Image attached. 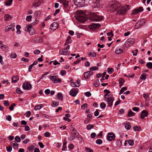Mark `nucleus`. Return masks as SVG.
I'll use <instances>...</instances> for the list:
<instances>
[{
	"mask_svg": "<svg viewBox=\"0 0 152 152\" xmlns=\"http://www.w3.org/2000/svg\"><path fill=\"white\" fill-rule=\"evenodd\" d=\"M76 19L77 20L80 22H84L87 20L86 16L84 12L82 11H79Z\"/></svg>",
	"mask_w": 152,
	"mask_h": 152,
	"instance_id": "1",
	"label": "nucleus"
},
{
	"mask_svg": "<svg viewBox=\"0 0 152 152\" xmlns=\"http://www.w3.org/2000/svg\"><path fill=\"white\" fill-rule=\"evenodd\" d=\"M121 6L120 4L118 2L115 1L111 4L110 7V9L112 12L115 11H117L119 7Z\"/></svg>",
	"mask_w": 152,
	"mask_h": 152,
	"instance_id": "2",
	"label": "nucleus"
},
{
	"mask_svg": "<svg viewBox=\"0 0 152 152\" xmlns=\"http://www.w3.org/2000/svg\"><path fill=\"white\" fill-rule=\"evenodd\" d=\"M128 6H125L123 7H121V6L117 10L116 14L124 15L126 13V12L129 10Z\"/></svg>",
	"mask_w": 152,
	"mask_h": 152,
	"instance_id": "3",
	"label": "nucleus"
},
{
	"mask_svg": "<svg viewBox=\"0 0 152 152\" xmlns=\"http://www.w3.org/2000/svg\"><path fill=\"white\" fill-rule=\"evenodd\" d=\"M114 99L113 95L111 94L109 95L107 97H104V100L105 101L107 102L108 106L109 107H112Z\"/></svg>",
	"mask_w": 152,
	"mask_h": 152,
	"instance_id": "4",
	"label": "nucleus"
},
{
	"mask_svg": "<svg viewBox=\"0 0 152 152\" xmlns=\"http://www.w3.org/2000/svg\"><path fill=\"white\" fill-rule=\"evenodd\" d=\"M91 19L93 21H99L103 20L104 17L102 16H99L95 13H92L90 16Z\"/></svg>",
	"mask_w": 152,
	"mask_h": 152,
	"instance_id": "5",
	"label": "nucleus"
},
{
	"mask_svg": "<svg viewBox=\"0 0 152 152\" xmlns=\"http://www.w3.org/2000/svg\"><path fill=\"white\" fill-rule=\"evenodd\" d=\"M50 79L54 83H59L61 82V79L58 78V75L56 74H54L53 75H50Z\"/></svg>",
	"mask_w": 152,
	"mask_h": 152,
	"instance_id": "6",
	"label": "nucleus"
},
{
	"mask_svg": "<svg viewBox=\"0 0 152 152\" xmlns=\"http://www.w3.org/2000/svg\"><path fill=\"white\" fill-rule=\"evenodd\" d=\"M26 31H28L30 35H32L34 34L35 33V31L34 28L32 27L31 24H29L27 26V28L25 29Z\"/></svg>",
	"mask_w": 152,
	"mask_h": 152,
	"instance_id": "7",
	"label": "nucleus"
},
{
	"mask_svg": "<svg viewBox=\"0 0 152 152\" xmlns=\"http://www.w3.org/2000/svg\"><path fill=\"white\" fill-rule=\"evenodd\" d=\"M75 4L78 7H81L83 6L85 2L84 0H74Z\"/></svg>",
	"mask_w": 152,
	"mask_h": 152,
	"instance_id": "8",
	"label": "nucleus"
},
{
	"mask_svg": "<svg viewBox=\"0 0 152 152\" xmlns=\"http://www.w3.org/2000/svg\"><path fill=\"white\" fill-rule=\"evenodd\" d=\"M135 39H129L125 42V45L126 47H130L135 42Z\"/></svg>",
	"mask_w": 152,
	"mask_h": 152,
	"instance_id": "9",
	"label": "nucleus"
},
{
	"mask_svg": "<svg viewBox=\"0 0 152 152\" xmlns=\"http://www.w3.org/2000/svg\"><path fill=\"white\" fill-rule=\"evenodd\" d=\"M115 137V136L113 133L111 132L108 133L107 139L108 141H111L114 140Z\"/></svg>",
	"mask_w": 152,
	"mask_h": 152,
	"instance_id": "10",
	"label": "nucleus"
},
{
	"mask_svg": "<svg viewBox=\"0 0 152 152\" xmlns=\"http://www.w3.org/2000/svg\"><path fill=\"white\" fill-rule=\"evenodd\" d=\"M93 74L92 72L91 71L85 72L83 74V76L85 79H89Z\"/></svg>",
	"mask_w": 152,
	"mask_h": 152,
	"instance_id": "11",
	"label": "nucleus"
},
{
	"mask_svg": "<svg viewBox=\"0 0 152 152\" xmlns=\"http://www.w3.org/2000/svg\"><path fill=\"white\" fill-rule=\"evenodd\" d=\"M23 87L25 90H29L31 88V86L28 83H24L23 85Z\"/></svg>",
	"mask_w": 152,
	"mask_h": 152,
	"instance_id": "12",
	"label": "nucleus"
},
{
	"mask_svg": "<svg viewBox=\"0 0 152 152\" xmlns=\"http://www.w3.org/2000/svg\"><path fill=\"white\" fill-rule=\"evenodd\" d=\"M42 2V0H36L33 3L32 7H37L39 6Z\"/></svg>",
	"mask_w": 152,
	"mask_h": 152,
	"instance_id": "13",
	"label": "nucleus"
},
{
	"mask_svg": "<svg viewBox=\"0 0 152 152\" xmlns=\"http://www.w3.org/2000/svg\"><path fill=\"white\" fill-rule=\"evenodd\" d=\"M14 27L15 25L13 24L7 26L6 27L5 29V31L7 32L8 31L10 30H11L12 31H13L15 30Z\"/></svg>",
	"mask_w": 152,
	"mask_h": 152,
	"instance_id": "14",
	"label": "nucleus"
},
{
	"mask_svg": "<svg viewBox=\"0 0 152 152\" xmlns=\"http://www.w3.org/2000/svg\"><path fill=\"white\" fill-rule=\"evenodd\" d=\"M59 53L61 55H67L69 53V52L68 50L63 48L60 50Z\"/></svg>",
	"mask_w": 152,
	"mask_h": 152,
	"instance_id": "15",
	"label": "nucleus"
},
{
	"mask_svg": "<svg viewBox=\"0 0 152 152\" xmlns=\"http://www.w3.org/2000/svg\"><path fill=\"white\" fill-rule=\"evenodd\" d=\"M101 27V25L99 23H92L89 26L91 29H94L96 28H99Z\"/></svg>",
	"mask_w": 152,
	"mask_h": 152,
	"instance_id": "16",
	"label": "nucleus"
},
{
	"mask_svg": "<svg viewBox=\"0 0 152 152\" xmlns=\"http://www.w3.org/2000/svg\"><path fill=\"white\" fill-rule=\"evenodd\" d=\"M32 42L34 43H41L42 42V39L39 37H36L32 39Z\"/></svg>",
	"mask_w": 152,
	"mask_h": 152,
	"instance_id": "17",
	"label": "nucleus"
},
{
	"mask_svg": "<svg viewBox=\"0 0 152 152\" xmlns=\"http://www.w3.org/2000/svg\"><path fill=\"white\" fill-rule=\"evenodd\" d=\"M58 27V24L56 22H53L50 26V28L52 30H55Z\"/></svg>",
	"mask_w": 152,
	"mask_h": 152,
	"instance_id": "18",
	"label": "nucleus"
},
{
	"mask_svg": "<svg viewBox=\"0 0 152 152\" xmlns=\"http://www.w3.org/2000/svg\"><path fill=\"white\" fill-rule=\"evenodd\" d=\"M148 115V113L147 111L145 110H143L141 112L140 115V118L143 119L145 117H147Z\"/></svg>",
	"mask_w": 152,
	"mask_h": 152,
	"instance_id": "19",
	"label": "nucleus"
},
{
	"mask_svg": "<svg viewBox=\"0 0 152 152\" xmlns=\"http://www.w3.org/2000/svg\"><path fill=\"white\" fill-rule=\"evenodd\" d=\"M78 93V91L76 89H73L71 90L69 92V94L70 95L75 96Z\"/></svg>",
	"mask_w": 152,
	"mask_h": 152,
	"instance_id": "20",
	"label": "nucleus"
},
{
	"mask_svg": "<svg viewBox=\"0 0 152 152\" xmlns=\"http://www.w3.org/2000/svg\"><path fill=\"white\" fill-rule=\"evenodd\" d=\"M59 2L62 4L65 7H67L68 6L69 1L66 0H60Z\"/></svg>",
	"mask_w": 152,
	"mask_h": 152,
	"instance_id": "21",
	"label": "nucleus"
},
{
	"mask_svg": "<svg viewBox=\"0 0 152 152\" xmlns=\"http://www.w3.org/2000/svg\"><path fill=\"white\" fill-rule=\"evenodd\" d=\"M72 133L73 134V136L70 137V139L72 140H74L75 137H77V136L79 135V133L76 130H75L74 132Z\"/></svg>",
	"mask_w": 152,
	"mask_h": 152,
	"instance_id": "22",
	"label": "nucleus"
},
{
	"mask_svg": "<svg viewBox=\"0 0 152 152\" xmlns=\"http://www.w3.org/2000/svg\"><path fill=\"white\" fill-rule=\"evenodd\" d=\"M11 145L12 146L13 148L15 149H18V144L15 141H12L11 142Z\"/></svg>",
	"mask_w": 152,
	"mask_h": 152,
	"instance_id": "23",
	"label": "nucleus"
},
{
	"mask_svg": "<svg viewBox=\"0 0 152 152\" xmlns=\"http://www.w3.org/2000/svg\"><path fill=\"white\" fill-rule=\"evenodd\" d=\"M142 20L139 21L136 23L135 26V29H138L140 28L141 25H142Z\"/></svg>",
	"mask_w": 152,
	"mask_h": 152,
	"instance_id": "24",
	"label": "nucleus"
},
{
	"mask_svg": "<svg viewBox=\"0 0 152 152\" xmlns=\"http://www.w3.org/2000/svg\"><path fill=\"white\" fill-rule=\"evenodd\" d=\"M11 16L8 14H6L5 15L4 17V20L5 21L9 20L11 19Z\"/></svg>",
	"mask_w": 152,
	"mask_h": 152,
	"instance_id": "25",
	"label": "nucleus"
},
{
	"mask_svg": "<svg viewBox=\"0 0 152 152\" xmlns=\"http://www.w3.org/2000/svg\"><path fill=\"white\" fill-rule=\"evenodd\" d=\"M19 80L18 77L17 76H13L12 78V83H16Z\"/></svg>",
	"mask_w": 152,
	"mask_h": 152,
	"instance_id": "26",
	"label": "nucleus"
},
{
	"mask_svg": "<svg viewBox=\"0 0 152 152\" xmlns=\"http://www.w3.org/2000/svg\"><path fill=\"white\" fill-rule=\"evenodd\" d=\"M123 52V50L121 48L117 49L115 51L116 54H119Z\"/></svg>",
	"mask_w": 152,
	"mask_h": 152,
	"instance_id": "27",
	"label": "nucleus"
},
{
	"mask_svg": "<svg viewBox=\"0 0 152 152\" xmlns=\"http://www.w3.org/2000/svg\"><path fill=\"white\" fill-rule=\"evenodd\" d=\"M43 107V105L42 104H40V105H36L34 108V110H40Z\"/></svg>",
	"mask_w": 152,
	"mask_h": 152,
	"instance_id": "28",
	"label": "nucleus"
},
{
	"mask_svg": "<svg viewBox=\"0 0 152 152\" xmlns=\"http://www.w3.org/2000/svg\"><path fill=\"white\" fill-rule=\"evenodd\" d=\"M93 86L95 87H98L99 85V82L98 80H95L93 84Z\"/></svg>",
	"mask_w": 152,
	"mask_h": 152,
	"instance_id": "29",
	"label": "nucleus"
},
{
	"mask_svg": "<svg viewBox=\"0 0 152 152\" xmlns=\"http://www.w3.org/2000/svg\"><path fill=\"white\" fill-rule=\"evenodd\" d=\"M0 48L2 51H5L8 49V47L6 45H3L0 47Z\"/></svg>",
	"mask_w": 152,
	"mask_h": 152,
	"instance_id": "30",
	"label": "nucleus"
},
{
	"mask_svg": "<svg viewBox=\"0 0 152 152\" xmlns=\"http://www.w3.org/2000/svg\"><path fill=\"white\" fill-rule=\"evenodd\" d=\"M21 28V27L20 25H18L16 26V29L17 31L16 32L18 34H20L21 33V31L20 29Z\"/></svg>",
	"mask_w": 152,
	"mask_h": 152,
	"instance_id": "31",
	"label": "nucleus"
},
{
	"mask_svg": "<svg viewBox=\"0 0 152 152\" xmlns=\"http://www.w3.org/2000/svg\"><path fill=\"white\" fill-rule=\"evenodd\" d=\"M12 0H6L5 4L7 6H10L12 3Z\"/></svg>",
	"mask_w": 152,
	"mask_h": 152,
	"instance_id": "32",
	"label": "nucleus"
},
{
	"mask_svg": "<svg viewBox=\"0 0 152 152\" xmlns=\"http://www.w3.org/2000/svg\"><path fill=\"white\" fill-rule=\"evenodd\" d=\"M127 88L126 87H122L121 90H120V91L119 92V94L120 95L125 90H127Z\"/></svg>",
	"mask_w": 152,
	"mask_h": 152,
	"instance_id": "33",
	"label": "nucleus"
},
{
	"mask_svg": "<svg viewBox=\"0 0 152 152\" xmlns=\"http://www.w3.org/2000/svg\"><path fill=\"white\" fill-rule=\"evenodd\" d=\"M50 72H45L44 74H43L42 75V77H41L40 79L38 80V82L41 79H42L45 76L48 75Z\"/></svg>",
	"mask_w": 152,
	"mask_h": 152,
	"instance_id": "34",
	"label": "nucleus"
},
{
	"mask_svg": "<svg viewBox=\"0 0 152 152\" xmlns=\"http://www.w3.org/2000/svg\"><path fill=\"white\" fill-rule=\"evenodd\" d=\"M134 113L132 110H129L128 113V115L129 117H130L134 116Z\"/></svg>",
	"mask_w": 152,
	"mask_h": 152,
	"instance_id": "35",
	"label": "nucleus"
},
{
	"mask_svg": "<svg viewBox=\"0 0 152 152\" xmlns=\"http://www.w3.org/2000/svg\"><path fill=\"white\" fill-rule=\"evenodd\" d=\"M116 145L117 147H119L121 145V142L120 140H117L116 142Z\"/></svg>",
	"mask_w": 152,
	"mask_h": 152,
	"instance_id": "36",
	"label": "nucleus"
},
{
	"mask_svg": "<svg viewBox=\"0 0 152 152\" xmlns=\"http://www.w3.org/2000/svg\"><path fill=\"white\" fill-rule=\"evenodd\" d=\"M134 130L135 131H138L141 129V127L140 126H135L133 127Z\"/></svg>",
	"mask_w": 152,
	"mask_h": 152,
	"instance_id": "37",
	"label": "nucleus"
},
{
	"mask_svg": "<svg viewBox=\"0 0 152 152\" xmlns=\"http://www.w3.org/2000/svg\"><path fill=\"white\" fill-rule=\"evenodd\" d=\"M124 82V80L122 78H120L119 79V83L120 87L122 86Z\"/></svg>",
	"mask_w": 152,
	"mask_h": 152,
	"instance_id": "38",
	"label": "nucleus"
},
{
	"mask_svg": "<svg viewBox=\"0 0 152 152\" xmlns=\"http://www.w3.org/2000/svg\"><path fill=\"white\" fill-rule=\"evenodd\" d=\"M94 126L92 124H88L87 125L86 128L88 130H90L93 128Z\"/></svg>",
	"mask_w": 152,
	"mask_h": 152,
	"instance_id": "39",
	"label": "nucleus"
},
{
	"mask_svg": "<svg viewBox=\"0 0 152 152\" xmlns=\"http://www.w3.org/2000/svg\"><path fill=\"white\" fill-rule=\"evenodd\" d=\"M146 77V74H142L141 76H140V79L142 80H145Z\"/></svg>",
	"mask_w": 152,
	"mask_h": 152,
	"instance_id": "40",
	"label": "nucleus"
},
{
	"mask_svg": "<svg viewBox=\"0 0 152 152\" xmlns=\"http://www.w3.org/2000/svg\"><path fill=\"white\" fill-rule=\"evenodd\" d=\"M146 66L149 69H152V63L148 62Z\"/></svg>",
	"mask_w": 152,
	"mask_h": 152,
	"instance_id": "41",
	"label": "nucleus"
},
{
	"mask_svg": "<svg viewBox=\"0 0 152 152\" xmlns=\"http://www.w3.org/2000/svg\"><path fill=\"white\" fill-rule=\"evenodd\" d=\"M58 99L62 100L63 99V95L61 93H58L57 94Z\"/></svg>",
	"mask_w": 152,
	"mask_h": 152,
	"instance_id": "42",
	"label": "nucleus"
},
{
	"mask_svg": "<svg viewBox=\"0 0 152 152\" xmlns=\"http://www.w3.org/2000/svg\"><path fill=\"white\" fill-rule=\"evenodd\" d=\"M15 106V103H13L10 106L9 108L11 111H12L14 109V107Z\"/></svg>",
	"mask_w": 152,
	"mask_h": 152,
	"instance_id": "43",
	"label": "nucleus"
},
{
	"mask_svg": "<svg viewBox=\"0 0 152 152\" xmlns=\"http://www.w3.org/2000/svg\"><path fill=\"white\" fill-rule=\"evenodd\" d=\"M100 107L102 109H104L106 107V105L104 102H102L100 105Z\"/></svg>",
	"mask_w": 152,
	"mask_h": 152,
	"instance_id": "44",
	"label": "nucleus"
},
{
	"mask_svg": "<svg viewBox=\"0 0 152 152\" xmlns=\"http://www.w3.org/2000/svg\"><path fill=\"white\" fill-rule=\"evenodd\" d=\"M108 72L109 74H111L114 71V69L112 68H108L107 69Z\"/></svg>",
	"mask_w": 152,
	"mask_h": 152,
	"instance_id": "45",
	"label": "nucleus"
},
{
	"mask_svg": "<svg viewBox=\"0 0 152 152\" xmlns=\"http://www.w3.org/2000/svg\"><path fill=\"white\" fill-rule=\"evenodd\" d=\"M10 56L11 58H15L16 57L17 55L15 53H11L10 55Z\"/></svg>",
	"mask_w": 152,
	"mask_h": 152,
	"instance_id": "46",
	"label": "nucleus"
},
{
	"mask_svg": "<svg viewBox=\"0 0 152 152\" xmlns=\"http://www.w3.org/2000/svg\"><path fill=\"white\" fill-rule=\"evenodd\" d=\"M96 142L97 144L100 145L102 144V140L100 139H98L96 140Z\"/></svg>",
	"mask_w": 152,
	"mask_h": 152,
	"instance_id": "47",
	"label": "nucleus"
},
{
	"mask_svg": "<svg viewBox=\"0 0 152 152\" xmlns=\"http://www.w3.org/2000/svg\"><path fill=\"white\" fill-rule=\"evenodd\" d=\"M98 69V67L97 66H92L90 68V70L91 71L96 70Z\"/></svg>",
	"mask_w": 152,
	"mask_h": 152,
	"instance_id": "48",
	"label": "nucleus"
},
{
	"mask_svg": "<svg viewBox=\"0 0 152 152\" xmlns=\"http://www.w3.org/2000/svg\"><path fill=\"white\" fill-rule=\"evenodd\" d=\"M15 140L18 142H20L21 141V138L18 136H16L15 138Z\"/></svg>",
	"mask_w": 152,
	"mask_h": 152,
	"instance_id": "49",
	"label": "nucleus"
},
{
	"mask_svg": "<svg viewBox=\"0 0 152 152\" xmlns=\"http://www.w3.org/2000/svg\"><path fill=\"white\" fill-rule=\"evenodd\" d=\"M34 146L33 145H30L29 146V147L28 148V150L29 151H31L33 150Z\"/></svg>",
	"mask_w": 152,
	"mask_h": 152,
	"instance_id": "50",
	"label": "nucleus"
},
{
	"mask_svg": "<svg viewBox=\"0 0 152 152\" xmlns=\"http://www.w3.org/2000/svg\"><path fill=\"white\" fill-rule=\"evenodd\" d=\"M128 143L131 146H133L134 144V141L132 140H129L128 141Z\"/></svg>",
	"mask_w": 152,
	"mask_h": 152,
	"instance_id": "51",
	"label": "nucleus"
},
{
	"mask_svg": "<svg viewBox=\"0 0 152 152\" xmlns=\"http://www.w3.org/2000/svg\"><path fill=\"white\" fill-rule=\"evenodd\" d=\"M86 151L87 152H93V151L91 148L88 147L85 148Z\"/></svg>",
	"mask_w": 152,
	"mask_h": 152,
	"instance_id": "52",
	"label": "nucleus"
},
{
	"mask_svg": "<svg viewBox=\"0 0 152 152\" xmlns=\"http://www.w3.org/2000/svg\"><path fill=\"white\" fill-rule=\"evenodd\" d=\"M3 102L4 105L5 106H8L9 105L10 103L8 101H4Z\"/></svg>",
	"mask_w": 152,
	"mask_h": 152,
	"instance_id": "53",
	"label": "nucleus"
},
{
	"mask_svg": "<svg viewBox=\"0 0 152 152\" xmlns=\"http://www.w3.org/2000/svg\"><path fill=\"white\" fill-rule=\"evenodd\" d=\"M32 18V17L31 15L28 16L26 18V20L28 21H30L31 20Z\"/></svg>",
	"mask_w": 152,
	"mask_h": 152,
	"instance_id": "54",
	"label": "nucleus"
},
{
	"mask_svg": "<svg viewBox=\"0 0 152 152\" xmlns=\"http://www.w3.org/2000/svg\"><path fill=\"white\" fill-rule=\"evenodd\" d=\"M85 95L87 97H89L91 96V93L89 91H88L85 93Z\"/></svg>",
	"mask_w": 152,
	"mask_h": 152,
	"instance_id": "55",
	"label": "nucleus"
},
{
	"mask_svg": "<svg viewBox=\"0 0 152 152\" xmlns=\"http://www.w3.org/2000/svg\"><path fill=\"white\" fill-rule=\"evenodd\" d=\"M6 149L7 151L10 152L12 150V147L11 146H9L6 148Z\"/></svg>",
	"mask_w": 152,
	"mask_h": 152,
	"instance_id": "56",
	"label": "nucleus"
},
{
	"mask_svg": "<svg viewBox=\"0 0 152 152\" xmlns=\"http://www.w3.org/2000/svg\"><path fill=\"white\" fill-rule=\"evenodd\" d=\"M125 128L127 130H129L131 128V126L129 124H126L125 126Z\"/></svg>",
	"mask_w": 152,
	"mask_h": 152,
	"instance_id": "57",
	"label": "nucleus"
},
{
	"mask_svg": "<svg viewBox=\"0 0 152 152\" xmlns=\"http://www.w3.org/2000/svg\"><path fill=\"white\" fill-rule=\"evenodd\" d=\"M87 104L86 103H85L81 105V108L83 109H85L87 107Z\"/></svg>",
	"mask_w": 152,
	"mask_h": 152,
	"instance_id": "58",
	"label": "nucleus"
},
{
	"mask_svg": "<svg viewBox=\"0 0 152 152\" xmlns=\"http://www.w3.org/2000/svg\"><path fill=\"white\" fill-rule=\"evenodd\" d=\"M16 92L18 94H21L23 93L22 91H21L20 88H18L16 89Z\"/></svg>",
	"mask_w": 152,
	"mask_h": 152,
	"instance_id": "59",
	"label": "nucleus"
},
{
	"mask_svg": "<svg viewBox=\"0 0 152 152\" xmlns=\"http://www.w3.org/2000/svg\"><path fill=\"white\" fill-rule=\"evenodd\" d=\"M40 53V51L39 50H34V53L35 54H38Z\"/></svg>",
	"mask_w": 152,
	"mask_h": 152,
	"instance_id": "60",
	"label": "nucleus"
},
{
	"mask_svg": "<svg viewBox=\"0 0 152 152\" xmlns=\"http://www.w3.org/2000/svg\"><path fill=\"white\" fill-rule=\"evenodd\" d=\"M138 12L137 9H135L133 10V11L132 12V15H135L137 13H138Z\"/></svg>",
	"mask_w": 152,
	"mask_h": 152,
	"instance_id": "61",
	"label": "nucleus"
},
{
	"mask_svg": "<svg viewBox=\"0 0 152 152\" xmlns=\"http://www.w3.org/2000/svg\"><path fill=\"white\" fill-rule=\"evenodd\" d=\"M45 93L46 95H48L50 93V90L49 89H47L45 91Z\"/></svg>",
	"mask_w": 152,
	"mask_h": 152,
	"instance_id": "62",
	"label": "nucleus"
},
{
	"mask_svg": "<svg viewBox=\"0 0 152 152\" xmlns=\"http://www.w3.org/2000/svg\"><path fill=\"white\" fill-rule=\"evenodd\" d=\"M96 135V134L94 132H93L91 134V137L92 138H94L95 137Z\"/></svg>",
	"mask_w": 152,
	"mask_h": 152,
	"instance_id": "63",
	"label": "nucleus"
},
{
	"mask_svg": "<svg viewBox=\"0 0 152 152\" xmlns=\"http://www.w3.org/2000/svg\"><path fill=\"white\" fill-rule=\"evenodd\" d=\"M66 74V72L65 70H61V74L62 76L65 75Z\"/></svg>",
	"mask_w": 152,
	"mask_h": 152,
	"instance_id": "64",
	"label": "nucleus"
}]
</instances>
